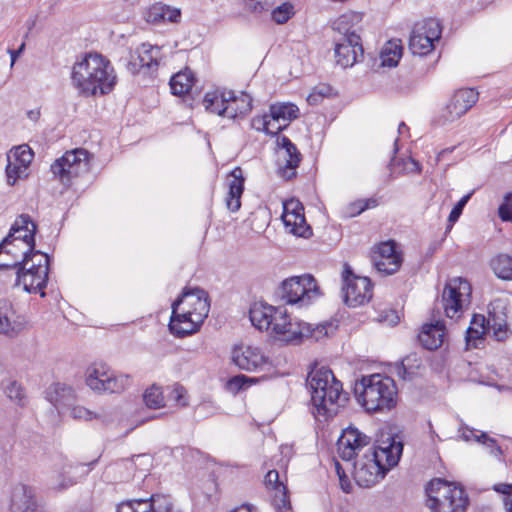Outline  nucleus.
<instances>
[{
  "label": "nucleus",
  "instance_id": "1",
  "mask_svg": "<svg viewBox=\"0 0 512 512\" xmlns=\"http://www.w3.org/2000/svg\"><path fill=\"white\" fill-rule=\"evenodd\" d=\"M249 318L257 329L270 330L279 341L287 344L298 345L305 338L319 341L328 335L327 325L312 328L306 322L292 320L283 307H274L261 302L252 305Z\"/></svg>",
  "mask_w": 512,
  "mask_h": 512
},
{
  "label": "nucleus",
  "instance_id": "2",
  "mask_svg": "<svg viewBox=\"0 0 512 512\" xmlns=\"http://www.w3.org/2000/svg\"><path fill=\"white\" fill-rule=\"evenodd\" d=\"M397 438L387 437L355 461L354 479L359 486L368 488L375 485L398 464L403 452V442Z\"/></svg>",
  "mask_w": 512,
  "mask_h": 512
},
{
  "label": "nucleus",
  "instance_id": "3",
  "mask_svg": "<svg viewBox=\"0 0 512 512\" xmlns=\"http://www.w3.org/2000/svg\"><path fill=\"white\" fill-rule=\"evenodd\" d=\"M72 82L85 96L111 92L117 76L110 61L98 53H87L72 68Z\"/></svg>",
  "mask_w": 512,
  "mask_h": 512
},
{
  "label": "nucleus",
  "instance_id": "4",
  "mask_svg": "<svg viewBox=\"0 0 512 512\" xmlns=\"http://www.w3.org/2000/svg\"><path fill=\"white\" fill-rule=\"evenodd\" d=\"M307 386L311 395L312 414L321 421L334 417L341 402L347 397L343 394L342 383L336 379L327 367L312 369L307 377Z\"/></svg>",
  "mask_w": 512,
  "mask_h": 512
},
{
  "label": "nucleus",
  "instance_id": "5",
  "mask_svg": "<svg viewBox=\"0 0 512 512\" xmlns=\"http://www.w3.org/2000/svg\"><path fill=\"white\" fill-rule=\"evenodd\" d=\"M37 224L28 214L18 216L9 234L0 243V269L23 268L35 246Z\"/></svg>",
  "mask_w": 512,
  "mask_h": 512
},
{
  "label": "nucleus",
  "instance_id": "6",
  "mask_svg": "<svg viewBox=\"0 0 512 512\" xmlns=\"http://www.w3.org/2000/svg\"><path fill=\"white\" fill-rule=\"evenodd\" d=\"M358 402L368 412L391 409L396 405L397 389L394 380L381 374L364 376L355 383Z\"/></svg>",
  "mask_w": 512,
  "mask_h": 512
},
{
  "label": "nucleus",
  "instance_id": "7",
  "mask_svg": "<svg viewBox=\"0 0 512 512\" xmlns=\"http://www.w3.org/2000/svg\"><path fill=\"white\" fill-rule=\"evenodd\" d=\"M426 493L431 512H466L468 497L461 487L436 478L429 482Z\"/></svg>",
  "mask_w": 512,
  "mask_h": 512
},
{
  "label": "nucleus",
  "instance_id": "8",
  "mask_svg": "<svg viewBox=\"0 0 512 512\" xmlns=\"http://www.w3.org/2000/svg\"><path fill=\"white\" fill-rule=\"evenodd\" d=\"M349 22L348 15L340 16L334 23V29L339 35L334 37L336 62L342 68L352 67L359 58L363 57V47L360 36L353 30L345 28Z\"/></svg>",
  "mask_w": 512,
  "mask_h": 512
},
{
  "label": "nucleus",
  "instance_id": "9",
  "mask_svg": "<svg viewBox=\"0 0 512 512\" xmlns=\"http://www.w3.org/2000/svg\"><path fill=\"white\" fill-rule=\"evenodd\" d=\"M279 297L287 304L307 306L320 296L317 281L310 274L285 279L279 289Z\"/></svg>",
  "mask_w": 512,
  "mask_h": 512
},
{
  "label": "nucleus",
  "instance_id": "10",
  "mask_svg": "<svg viewBox=\"0 0 512 512\" xmlns=\"http://www.w3.org/2000/svg\"><path fill=\"white\" fill-rule=\"evenodd\" d=\"M85 381L87 386L98 393H121L131 384L129 375L116 374L103 364L90 366Z\"/></svg>",
  "mask_w": 512,
  "mask_h": 512
},
{
  "label": "nucleus",
  "instance_id": "11",
  "mask_svg": "<svg viewBox=\"0 0 512 512\" xmlns=\"http://www.w3.org/2000/svg\"><path fill=\"white\" fill-rule=\"evenodd\" d=\"M51 172L64 185H69L72 179L89 170L88 152L76 148L65 152L51 164Z\"/></svg>",
  "mask_w": 512,
  "mask_h": 512
},
{
  "label": "nucleus",
  "instance_id": "12",
  "mask_svg": "<svg viewBox=\"0 0 512 512\" xmlns=\"http://www.w3.org/2000/svg\"><path fill=\"white\" fill-rule=\"evenodd\" d=\"M442 34L439 20L428 18L414 25L410 38L409 49L414 55L424 56L434 49V42Z\"/></svg>",
  "mask_w": 512,
  "mask_h": 512
},
{
  "label": "nucleus",
  "instance_id": "13",
  "mask_svg": "<svg viewBox=\"0 0 512 512\" xmlns=\"http://www.w3.org/2000/svg\"><path fill=\"white\" fill-rule=\"evenodd\" d=\"M342 280L345 304L350 307H358L370 301L372 298V283L368 277L355 275L350 265L345 263Z\"/></svg>",
  "mask_w": 512,
  "mask_h": 512
},
{
  "label": "nucleus",
  "instance_id": "14",
  "mask_svg": "<svg viewBox=\"0 0 512 512\" xmlns=\"http://www.w3.org/2000/svg\"><path fill=\"white\" fill-rule=\"evenodd\" d=\"M471 286L463 278L450 279L444 287L442 293V302L447 317L459 318L463 311V306L469 302Z\"/></svg>",
  "mask_w": 512,
  "mask_h": 512
},
{
  "label": "nucleus",
  "instance_id": "15",
  "mask_svg": "<svg viewBox=\"0 0 512 512\" xmlns=\"http://www.w3.org/2000/svg\"><path fill=\"white\" fill-rule=\"evenodd\" d=\"M478 98L479 94L473 88L457 90L443 109L439 122L444 125L459 119L476 104Z\"/></svg>",
  "mask_w": 512,
  "mask_h": 512
},
{
  "label": "nucleus",
  "instance_id": "16",
  "mask_svg": "<svg viewBox=\"0 0 512 512\" xmlns=\"http://www.w3.org/2000/svg\"><path fill=\"white\" fill-rule=\"evenodd\" d=\"M282 220L286 229L298 237L308 238L312 234L311 227L306 224L304 207L296 199L284 202Z\"/></svg>",
  "mask_w": 512,
  "mask_h": 512
},
{
  "label": "nucleus",
  "instance_id": "17",
  "mask_svg": "<svg viewBox=\"0 0 512 512\" xmlns=\"http://www.w3.org/2000/svg\"><path fill=\"white\" fill-rule=\"evenodd\" d=\"M17 269V284L22 285L24 290L29 293H40L44 297V288L48 281V268L41 266L40 263H33L24 268L21 265Z\"/></svg>",
  "mask_w": 512,
  "mask_h": 512
},
{
  "label": "nucleus",
  "instance_id": "18",
  "mask_svg": "<svg viewBox=\"0 0 512 512\" xmlns=\"http://www.w3.org/2000/svg\"><path fill=\"white\" fill-rule=\"evenodd\" d=\"M370 442L371 438L357 428L348 427L343 431L337 442L339 455L343 460L351 461Z\"/></svg>",
  "mask_w": 512,
  "mask_h": 512
},
{
  "label": "nucleus",
  "instance_id": "19",
  "mask_svg": "<svg viewBox=\"0 0 512 512\" xmlns=\"http://www.w3.org/2000/svg\"><path fill=\"white\" fill-rule=\"evenodd\" d=\"M372 261L375 268L386 275H390L398 271L401 266V257L396 251L394 241H386L380 243L374 250Z\"/></svg>",
  "mask_w": 512,
  "mask_h": 512
},
{
  "label": "nucleus",
  "instance_id": "20",
  "mask_svg": "<svg viewBox=\"0 0 512 512\" xmlns=\"http://www.w3.org/2000/svg\"><path fill=\"white\" fill-rule=\"evenodd\" d=\"M158 47L143 43L135 51H130L126 69L131 74H137L142 69L156 70L158 67Z\"/></svg>",
  "mask_w": 512,
  "mask_h": 512
},
{
  "label": "nucleus",
  "instance_id": "21",
  "mask_svg": "<svg viewBox=\"0 0 512 512\" xmlns=\"http://www.w3.org/2000/svg\"><path fill=\"white\" fill-rule=\"evenodd\" d=\"M177 299L172 305L169 329L177 337H185L199 330L201 323H195L190 310Z\"/></svg>",
  "mask_w": 512,
  "mask_h": 512
},
{
  "label": "nucleus",
  "instance_id": "22",
  "mask_svg": "<svg viewBox=\"0 0 512 512\" xmlns=\"http://www.w3.org/2000/svg\"><path fill=\"white\" fill-rule=\"evenodd\" d=\"M37 499L35 489L21 482L12 485L9 494L10 512H36Z\"/></svg>",
  "mask_w": 512,
  "mask_h": 512
},
{
  "label": "nucleus",
  "instance_id": "23",
  "mask_svg": "<svg viewBox=\"0 0 512 512\" xmlns=\"http://www.w3.org/2000/svg\"><path fill=\"white\" fill-rule=\"evenodd\" d=\"M232 360L242 370L255 372L268 365V358L258 348L253 346H239L234 348Z\"/></svg>",
  "mask_w": 512,
  "mask_h": 512
},
{
  "label": "nucleus",
  "instance_id": "24",
  "mask_svg": "<svg viewBox=\"0 0 512 512\" xmlns=\"http://www.w3.org/2000/svg\"><path fill=\"white\" fill-rule=\"evenodd\" d=\"M178 299L180 303L188 307L187 309L194 317V322L202 324L210 310L208 294L203 289L195 288L184 290Z\"/></svg>",
  "mask_w": 512,
  "mask_h": 512
},
{
  "label": "nucleus",
  "instance_id": "25",
  "mask_svg": "<svg viewBox=\"0 0 512 512\" xmlns=\"http://www.w3.org/2000/svg\"><path fill=\"white\" fill-rule=\"evenodd\" d=\"M487 326L493 331L496 340L504 341L512 335V330L507 323L506 307L500 300H496L489 305Z\"/></svg>",
  "mask_w": 512,
  "mask_h": 512
},
{
  "label": "nucleus",
  "instance_id": "26",
  "mask_svg": "<svg viewBox=\"0 0 512 512\" xmlns=\"http://www.w3.org/2000/svg\"><path fill=\"white\" fill-rule=\"evenodd\" d=\"M24 324L13 304L7 299H0V334L13 337L23 330Z\"/></svg>",
  "mask_w": 512,
  "mask_h": 512
},
{
  "label": "nucleus",
  "instance_id": "27",
  "mask_svg": "<svg viewBox=\"0 0 512 512\" xmlns=\"http://www.w3.org/2000/svg\"><path fill=\"white\" fill-rule=\"evenodd\" d=\"M225 95L227 102L225 107L222 108L224 116L236 118L246 115L252 110V97L249 94L241 92L239 95H236L233 90H225Z\"/></svg>",
  "mask_w": 512,
  "mask_h": 512
},
{
  "label": "nucleus",
  "instance_id": "28",
  "mask_svg": "<svg viewBox=\"0 0 512 512\" xmlns=\"http://www.w3.org/2000/svg\"><path fill=\"white\" fill-rule=\"evenodd\" d=\"M267 489L273 491V505L278 511L290 508V501L286 485L280 481L277 470H269L264 477Z\"/></svg>",
  "mask_w": 512,
  "mask_h": 512
},
{
  "label": "nucleus",
  "instance_id": "29",
  "mask_svg": "<svg viewBox=\"0 0 512 512\" xmlns=\"http://www.w3.org/2000/svg\"><path fill=\"white\" fill-rule=\"evenodd\" d=\"M227 181L229 191L226 197V205L231 212H236L241 207V196L244 191L243 170L240 167H235L230 172Z\"/></svg>",
  "mask_w": 512,
  "mask_h": 512
},
{
  "label": "nucleus",
  "instance_id": "30",
  "mask_svg": "<svg viewBox=\"0 0 512 512\" xmlns=\"http://www.w3.org/2000/svg\"><path fill=\"white\" fill-rule=\"evenodd\" d=\"M444 335V323L438 320L435 323L424 324L418 334V340L427 350H435L442 345Z\"/></svg>",
  "mask_w": 512,
  "mask_h": 512
},
{
  "label": "nucleus",
  "instance_id": "31",
  "mask_svg": "<svg viewBox=\"0 0 512 512\" xmlns=\"http://www.w3.org/2000/svg\"><path fill=\"white\" fill-rule=\"evenodd\" d=\"M45 394L46 399L57 409L70 405L74 400V390L63 383L50 385Z\"/></svg>",
  "mask_w": 512,
  "mask_h": 512
},
{
  "label": "nucleus",
  "instance_id": "32",
  "mask_svg": "<svg viewBox=\"0 0 512 512\" xmlns=\"http://www.w3.org/2000/svg\"><path fill=\"white\" fill-rule=\"evenodd\" d=\"M180 16V10L173 9L162 3H156L146 11L145 20L152 24H158L165 21L177 23Z\"/></svg>",
  "mask_w": 512,
  "mask_h": 512
},
{
  "label": "nucleus",
  "instance_id": "33",
  "mask_svg": "<svg viewBox=\"0 0 512 512\" xmlns=\"http://www.w3.org/2000/svg\"><path fill=\"white\" fill-rule=\"evenodd\" d=\"M194 81V74L189 69H185L176 73L174 76H172L169 83L172 94L182 96L188 93L191 90Z\"/></svg>",
  "mask_w": 512,
  "mask_h": 512
},
{
  "label": "nucleus",
  "instance_id": "34",
  "mask_svg": "<svg viewBox=\"0 0 512 512\" xmlns=\"http://www.w3.org/2000/svg\"><path fill=\"white\" fill-rule=\"evenodd\" d=\"M284 165L279 167V174L286 180L296 176V168L301 161V154L297 147L283 151Z\"/></svg>",
  "mask_w": 512,
  "mask_h": 512
},
{
  "label": "nucleus",
  "instance_id": "35",
  "mask_svg": "<svg viewBox=\"0 0 512 512\" xmlns=\"http://www.w3.org/2000/svg\"><path fill=\"white\" fill-rule=\"evenodd\" d=\"M403 47L400 40H390L382 48L380 53L383 66L394 67L402 56Z\"/></svg>",
  "mask_w": 512,
  "mask_h": 512
},
{
  "label": "nucleus",
  "instance_id": "36",
  "mask_svg": "<svg viewBox=\"0 0 512 512\" xmlns=\"http://www.w3.org/2000/svg\"><path fill=\"white\" fill-rule=\"evenodd\" d=\"M494 274L502 280H512V257L508 254H498L490 261Z\"/></svg>",
  "mask_w": 512,
  "mask_h": 512
},
{
  "label": "nucleus",
  "instance_id": "37",
  "mask_svg": "<svg viewBox=\"0 0 512 512\" xmlns=\"http://www.w3.org/2000/svg\"><path fill=\"white\" fill-rule=\"evenodd\" d=\"M298 112V107L290 103L274 104L270 107V117L274 121L289 122L297 118Z\"/></svg>",
  "mask_w": 512,
  "mask_h": 512
},
{
  "label": "nucleus",
  "instance_id": "38",
  "mask_svg": "<svg viewBox=\"0 0 512 512\" xmlns=\"http://www.w3.org/2000/svg\"><path fill=\"white\" fill-rule=\"evenodd\" d=\"M489 330L487 326V318L484 315L474 314L466 331V340L470 344L471 341L479 340Z\"/></svg>",
  "mask_w": 512,
  "mask_h": 512
},
{
  "label": "nucleus",
  "instance_id": "39",
  "mask_svg": "<svg viewBox=\"0 0 512 512\" xmlns=\"http://www.w3.org/2000/svg\"><path fill=\"white\" fill-rule=\"evenodd\" d=\"M227 102L225 90L218 93H206L203 99V105L205 109L211 113H216L218 115L224 116V112H222V108L225 107Z\"/></svg>",
  "mask_w": 512,
  "mask_h": 512
},
{
  "label": "nucleus",
  "instance_id": "40",
  "mask_svg": "<svg viewBox=\"0 0 512 512\" xmlns=\"http://www.w3.org/2000/svg\"><path fill=\"white\" fill-rule=\"evenodd\" d=\"M4 393L11 401L17 405L21 407L25 406L27 402L25 390L17 381H9L4 386Z\"/></svg>",
  "mask_w": 512,
  "mask_h": 512
},
{
  "label": "nucleus",
  "instance_id": "41",
  "mask_svg": "<svg viewBox=\"0 0 512 512\" xmlns=\"http://www.w3.org/2000/svg\"><path fill=\"white\" fill-rule=\"evenodd\" d=\"M143 400L149 408H160L164 406L163 392L160 387L153 385L143 395Z\"/></svg>",
  "mask_w": 512,
  "mask_h": 512
},
{
  "label": "nucleus",
  "instance_id": "42",
  "mask_svg": "<svg viewBox=\"0 0 512 512\" xmlns=\"http://www.w3.org/2000/svg\"><path fill=\"white\" fill-rule=\"evenodd\" d=\"M151 512H180L169 496L153 494Z\"/></svg>",
  "mask_w": 512,
  "mask_h": 512
},
{
  "label": "nucleus",
  "instance_id": "43",
  "mask_svg": "<svg viewBox=\"0 0 512 512\" xmlns=\"http://www.w3.org/2000/svg\"><path fill=\"white\" fill-rule=\"evenodd\" d=\"M378 205V201L374 198L360 199L351 203L346 210L348 217H354L362 213L368 208H374Z\"/></svg>",
  "mask_w": 512,
  "mask_h": 512
},
{
  "label": "nucleus",
  "instance_id": "44",
  "mask_svg": "<svg viewBox=\"0 0 512 512\" xmlns=\"http://www.w3.org/2000/svg\"><path fill=\"white\" fill-rule=\"evenodd\" d=\"M13 157L16 163L27 169L33 160L34 154L28 145H20L15 148Z\"/></svg>",
  "mask_w": 512,
  "mask_h": 512
},
{
  "label": "nucleus",
  "instance_id": "45",
  "mask_svg": "<svg viewBox=\"0 0 512 512\" xmlns=\"http://www.w3.org/2000/svg\"><path fill=\"white\" fill-rule=\"evenodd\" d=\"M293 6L290 3H283L282 5L275 8L272 13V19L277 24H284L286 23L291 16L294 14Z\"/></svg>",
  "mask_w": 512,
  "mask_h": 512
},
{
  "label": "nucleus",
  "instance_id": "46",
  "mask_svg": "<svg viewBox=\"0 0 512 512\" xmlns=\"http://www.w3.org/2000/svg\"><path fill=\"white\" fill-rule=\"evenodd\" d=\"M25 168H22L21 165H19L16 162L11 161L10 156H8V164L6 167V175H7V182L9 185H14L17 178H20L22 175L26 173Z\"/></svg>",
  "mask_w": 512,
  "mask_h": 512
},
{
  "label": "nucleus",
  "instance_id": "47",
  "mask_svg": "<svg viewBox=\"0 0 512 512\" xmlns=\"http://www.w3.org/2000/svg\"><path fill=\"white\" fill-rule=\"evenodd\" d=\"M493 490L503 495V502L506 512H512V484L498 483Z\"/></svg>",
  "mask_w": 512,
  "mask_h": 512
},
{
  "label": "nucleus",
  "instance_id": "48",
  "mask_svg": "<svg viewBox=\"0 0 512 512\" xmlns=\"http://www.w3.org/2000/svg\"><path fill=\"white\" fill-rule=\"evenodd\" d=\"M70 415L74 419L85 420V421L102 418V414H98L93 411H90L83 406H73L71 408Z\"/></svg>",
  "mask_w": 512,
  "mask_h": 512
},
{
  "label": "nucleus",
  "instance_id": "49",
  "mask_svg": "<svg viewBox=\"0 0 512 512\" xmlns=\"http://www.w3.org/2000/svg\"><path fill=\"white\" fill-rule=\"evenodd\" d=\"M462 437L466 441L475 439L477 442L487 444L491 448L496 447L497 450H500V447L496 445V441L490 438L486 433L482 432L480 435H476L474 430L467 429L466 431L463 432Z\"/></svg>",
  "mask_w": 512,
  "mask_h": 512
},
{
  "label": "nucleus",
  "instance_id": "50",
  "mask_svg": "<svg viewBox=\"0 0 512 512\" xmlns=\"http://www.w3.org/2000/svg\"><path fill=\"white\" fill-rule=\"evenodd\" d=\"M243 4L246 11L256 15L269 10V4L266 0H244Z\"/></svg>",
  "mask_w": 512,
  "mask_h": 512
},
{
  "label": "nucleus",
  "instance_id": "51",
  "mask_svg": "<svg viewBox=\"0 0 512 512\" xmlns=\"http://www.w3.org/2000/svg\"><path fill=\"white\" fill-rule=\"evenodd\" d=\"M376 320L379 323L386 324L388 326H394L398 324L400 318L396 310L393 309H384L380 311Z\"/></svg>",
  "mask_w": 512,
  "mask_h": 512
},
{
  "label": "nucleus",
  "instance_id": "52",
  "mask_svg": "<svg viewBox=\"0 0 512 512\" xmlns=\"http://www.w3.org/2000/svg\"><path fill=\"white\" fill-rule=\"evenodd\" d=\"M512 193L508 192L504 196L503 203L499 206L498 215L503 221H510L512 219Z\"/></svg>",
  "mask_w": 512,
  "mask_h": 512
},
{
  "label": "nucleus",
  "instance_id": "53",
  "mask_svg": "<svg viewBox=\"0 0 512 512\" xmlns=\"http://www.w3.org/2000/svg\"><path fill=\"white\" fill-rule=\"evenodd\" d=\"M473 192H470L466 195H464L457 203L456 205L452 208L450 214H449V217H448V221L450 223H455L460 215L462 214V211L465 207V205L467 204V202L469 201V199L471 198Z\"/></svg>",
  "mask_w": 512,
  "mask_h": 512
},
{
  "label": "nucleus",
  "instance_id": "54",
  "mask_svg": "<svg viewBox=\"0 0 512 512\" xmlns=\"http://www.w3.org/2000/svg\"><path fill=\"white\" fill-rule=\"evenodd\" d=\"M256 121L259 122L262 125V129L269 134H276L282 129L281 125H275L276 121L272 120L270 115H264L261 119H254V123Z\"/></svg>",
  "mask_w": 512,
  "mask_h": 512
},
{
  "label": "nucleus",
  "instance_id": "55",
  "mask_svg": "<svg viewBox=\"0 0 512 512\" xmlns=\"http://www.w3.org/2000/svg\"><path fill=\"white\" fill-rule=\"evenodd\" d=\"M29 262H31V264L40 263L41 266H44L45 268L49 269L50 257L45 253L35 250L34 246L33 251L29 252L28 263Z\"/></svg>",
  "mask_w": 512,
  "mask_h": 512
},
{
  "label": "nucleus",
  "instance_id": "56",
  "mask_svg": "<svg viewBox=\"0 0 512 512\" xmlns=\"http://www.w3.org/2000/svg\"><path fill=\"white\" fill-rule=\"evenodd\" d=\"M250 381H252V379H250L244 375H237V376L231 378L228 381L227 385L231 391H238L241 388H243L246 383H248Z\"/></svg>",
  "mask_w": 512,
  "mask_h": 512
},
{
  "label": "nucleus",
  "instance_id": "57",
  "mask_svg": "<svg viewBox=\"0 0 512 512\" xmlns=\"http://www.w3.org/2000/svg\"><path fill=\"white\" fill-rule=\"evenodd\" d=\"M75 483H76V481L74 479H72L71 477H66L63 474H60L58 476L56 482H54L52 484V488L57 491H62V490H65V489L73 486Z\"/></svg>",
  "mask_w": 512,
  "mask_h": 512
},
{
  "label": "nucleus",
  "instance_id": "58",
  "mask_svg": "<svg viewBox=\"0 0 512 512\" xmlns=\"http://www.w3.org/2000/svg\"><path fill=\"white\" fill-rule=\"evenodd\" d=\"M152 495L148 499H134L133 512H151Z\"/></svg>",
  "mask_w": 512,
  "mask_h": 512
},
{
  "label": "nucleus",
  "instance_id": "59",
  "mask_svg": "<svg viewBox=\"0 0 512 512\" xmlns=\"http://www.w3.org/2000/svg\"><path fill=\"white\" fill-rule=\"evenodd\" d=\"M185 393H186V390L184 389V387L177 385L172 390L171 396L173 397L174 401L177 404H179L181 406H186L187 401H186Z\"/></svg>",
  "mask_w": 512,
  "mask_h": 512
},
{
  "label": "nucleus",
  "instance_id": "60",
  "mask_svg": "<svg viewBox=\"0 0 512 512\" xmlns=\"http://www.w3.org/2000/svg\"><path fill=\"white\" fill-rule=\"evenodd\" d=\"M134 499L126 500L118 504L116 512H133Z\"/></svg>",
  "mask_w": 512,
  "mask_h": 512
},
{
  "label": "nucleus",
  "instance_id": "61",
  "mask_svg": "<svg viewBox=\"0 0 512 512\" xmlns=\"http://www.w3.org/2000/svg\"><path fill=\"white\" fill-rule=\"evenodd\" d=\"M313 91H315L316 94H319V97L323 99L324 97L330 94L331 87L327 85H319L315 87Z\"/></svg>",
  "mask_w": 512,
  "mask_h": 512
},
{
  "label": "nucleus",
  "instance_id": "62",
  "mask_svg": "<svg viewBox=\"0 0 512 512\" xmlns=\"http://www.w3.org/2000/svg\"><path fill=\"white\" fill-rule=\"evenodd\" d=\"M278 143L283 149V151L286 149H295V144H293L291 140L286 136H282L281 138H279Z\"/></svg>",
  "mask_w": 512,
  "mask_h": 512
},
{
  "label": "nucleus",
  "instance_id": "63",
  "mask_svg": "<svg viewBox=\"0 0 512 512\" xmlns=\"http://www.w3.org/2000/svg\"><path fill=\"white\" fill-rule=\"evenodd\" d=\"M406 165H408L409 167L407 168L409 171L411 172H417V173H420L421 172V166L420 164L415 161L414 159L412 158H409Z\"/></svg>",
  "mask_w": 512,
  "mask_h": 512
},
{
  "label": "nucleus",
  "instance_id": "64",
  "mask_svg": "<svg viewBox=\"0 0 512 512\" xmlns=\"http://www.w3.org/2000/svg\"><path fill=\"white\" fill-rule=\"evenodd\" d=\"M323 99L319 97V94H316L315 91H312L308 97L307 101L310 105H317L319 104Z\"/></svg>",
  "mask_w": 512,
  "mask_h": 512
}]
</instances>
